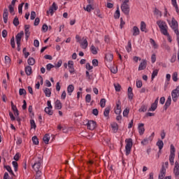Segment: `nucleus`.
<instances>
[{
    "label": "nucleus",
    "instance_id": "1",
    "mask_svg": "<svg viewBox=\"0 0 179 179\" xmlns=\"http://www.w3.org/2000/svg\"><path fill=\"white\" fill-rule=\"evenodd\" d=\"M157 24L160 29V31L162 34H168L169 31L167 29H169V27L167 26L166 22L163 20H158L157 21Z\"/></svg>",
    "mask_w": 179,
    "mask_h": 179
},
{
    "label": "nucleus",
    "instance_id": "2",
    "mask_svg": "<svg viewBox=\"0 0 179 179\" xmlns=\"http://www.w3.org/2000/svg\"><path fill=\"white\" fill-rule=\"evenodd\" d=\"M126 146H125V152L126 156H128L129 153H131V149H132V145H134L132 142V138H127L125 140Z\"/></svg>",
    "mask_w": 179,
    "mask_h": 179
},
{
    "label": "nucleus",
    "instance_id": "3",
    "mask_svg": "<svg viewBox=\"0 0 179 179\" xmlns=\"http://www.w3.org/2000/svg\"><path fill=\"white\" fill-rule=\"evenodd\" d=\"M176 157V148L173 144L171 145V151H170V155H169V162L173 166L174 164V159Z\"/></svg>",
    "mask_w": 179,
    "mask_h": 179
},
{
    "label": "nucleus",
    "instance_id": "4",
    "mask_svg": "<svg viewBox=\"0 0 179 179\" xmlns=\"http://www.w3.org/2000/svg\"><path fill=\"white\" fill-rule=\"evenodd\" d=\"M178 96H179V85L173 90H172L171 92V96L172 100L176 103L177 100H178Z\"/></svg>",
    "mask_w": 179,
    "mask_h": 179
},
{
    "label": "nucleus",
    "instance_id": "5",
    "mask_svg": "<svg viewBox=\"0 0 179 179\" xmlns=\"http://www.w3.org/2000/svg\"><path fill=\"white\" fill-rule=\"evenodd\" d=\"M87 127L88 129L90 131H93L96 129V127H97V123L94 120H89L87 123Z\"/></svg>",
    "mask_w": 179,
    "mask_h": 179
},
{
    "label": "nucleus",
    "instance_id": "6",
    "mask_svg": "<svg viewBox=\"0 0 179 179\" xmlns=\"http://www.w3.org/2000/svg\"><path fill=\"white\" fill-rule=\"evenodd\" d=\"M58 10V6H57V3H55V2H54L52 3V5L49 8V10L47 11V15H51V16H52V15H54V10Z\"/></svg>",
    "mask_w": 179,
    "mask_h": 179
},
{
    "label": "nucleus",
    "instance_id": "7",
    "mask_svg": "<svg viewBox=\"0 0 179 179\" xmlns=\"http://www.w3.org/2000/svg\"><path fill=\"white\" fill-rule=\"evenodd\" d=\"M173 174L176 179H179V164L178 162H175V166L173 168Z\"/></svg>",
    "mask_w": 179,
    "mask_h": 179
},
{
    "label": "nucleus",
    "instance_id": "8",
    "mask_svg": "<svg viewBox=\"0 0 179 179\" xmlns=\"http://www.w3.org/2000/svg\"><path fill=\"white\" fill-rule=\"evenodd\" d=\"M121 10L122 12H123V13H124V15H129V4H125V3H122L121 6Z\"/></svg>",
    "mask_w": 179,
    "mask_h": 179
},
{
    "label": "nucleus",
    "instance_id": "9",
    "mask_svg": "<svg viewBox=\"0 0 179 179\" xmlns=\"http://www.w3.org/2000/svg\"><path fill=\"white\" fill-rule=\"evenodd\" d=\"M40 167H41V159L38 158V160L32 165V168L34 171H38V170H40Z\"/></svg>",
    "mask_w": 179,
    "mask_h": 179
},
{
    "label": "nucleus",
    "instance_id": "10",
    "mask_svg": "<svg viewBox=\"0 0 179 179\" xmlns=\"http://www.w3.org/2000/svg\"><path fill=\"white\" fill-rule=\"evenodd\" d=\"M24 35V32L23 31H21L20 33H18L15 36V41L17 44L20 43V41H22V37H23Z\"/></svg>",
    "mask_w": 179,
    "mask_h": 179
},
{
    "label": "nucleus",
    "instance_id": "11",
    "mask_svg": "<svg viewBox=\"0 0 179 179\" xmlns=\"http://www.w3.org/2000/svg\"><path fill=\"white\" fill-rule=\"evenodd\" d=\"M115 114L120 115L121 114V101H117L116 103V109L115 110Z\"/></svg>",
    "mask_w": 179,
    "mask_h": 179
},
{
    "label": "nucleus",
    "instance_id": "12",
    "mask_svg": "<svg viewBox=\"0 0 179 179\" xmlns=\"http://www.w3.org/2000/svg\"><path fill=\"white\" fill-rule=\"evenodd\" d=\"M8 16H9V11L8 10V8L3 9V19L4 23H8Z\"/></svg>",
    "mask_w": 179,
    "mask_h": 179
},
{
    "label": "nucleus",
    "instance_id": "13",
    "mask_svg": "<svg viewBox=\"0 0 179 179\" xmlns=\"http://www.w3.org/2000/svg\"><path fill=\"white\" fill-rule=\"evenodd\" d=\"M166 177V168H164V165H162V169L160 171V173L159 175V179H164Z\"/></svg>",
    "mask_w": 179,
    "mask_h": 179
},
{
    "label": "nucleus",
    "instance_id": "14",
    "mask_svg": "<svg viewBox=\"0 0 179 179\" xmlns=\"http://www.w3.org/2000/svg\"><path fill=\"white\" fill-rule=\"evenodd\" d=\"M170 106H171V96H168V99L165 103V105L164 106V110H167V109L169 108V107H170Z\"/></svg>",
    "mask_w": 179,
    "mask_h": 179
},
{
    "label": "nucleus",
    "instance_id": "15",
    "mask_svg": "<svg viewBox=\"0 0 179 179\" xmlns=\"http://www.w3.org/2000/svg\"><path fill=\"white\" fill-rule=\"evenodd\" d=\"M145 127L143 123L138 124V129L140 135H143V134H145V127Z\"/></svg>",
    "mask_w": 179,
    "mask_h": 179
},
{
    "label": "nucleus",
    "instance_id": "16",
    "mask_svg": "<svg viewBox=\"0 0 179 179\" xmlns=\"http://www.w3.org/2000/svg\"><path fill=\"white\" fill-rule=\"evenodd\" d=\"M132 33H133V36L134 37H136V36H139V34H141V31L139 30V28H138V27L134 26L133 27Z\"/></svg>",
    "mask_w": 179,
    "mask_h": 179
},
{
    "label": "nucleus",
    "instance_id": "17",
    "mask_svg": "<svg viewBox=\"0 0 179 179\" xmlns=\"http://www.w3.org/2000/svg\"><path fill=\"white\" fill-rule=\"evenodd\" d=\"M68 66H69L70 73H73V72H75V69L73 68V62L69 61Z\"/></svg>",
    "mask_w": 179,
    "mask_h": 179
},
{
    "label": "nucleus",
    "instance_id": "18",
    "mask_svg": "<svg viewBox=\"0 0 179 179\" xmlns=\"http://www.w3.org/2000/svg\"><path fill=\"white\" fill-rule=\"evenodd\" d=\"M55 108L56 110H61L62 108V103H61V101L59 99H57L55 102Z\"/></svg>",
    "mask_w": 179,
    "mask_h": 179
},
{
    "label": "nucleus",
    "instance_id": "19",
    "mask_svg": "<svg viewBox=\"0 0 179 179\" xmlns=\"http://www.w3.org/2000/svg\"><path fill=\"white\" fill-rule=\"evenodd\" d=\"M146 60H143L138 66V71H143V69H146Z\"/></svg>",
    "mask_w": 179,
    "mask_h": 179
},
{
    "label": "nucleus",
    "instance_id": "20",
    "mask_svg": "<svg viewBox=\"0 0 179 179\" xmlns=\"http://www.w3.org/2000/svg\"><path fill=\"white\" fill-rule=\"evenodd\" d=\"M105 58L108 62H111L114 58V55L113 53H106Z\"/></svg>",
    "mask_w": 179,
    "mask_h": 179
},
{
    "label": "nucleus",
    "instance_id": "21",
    "mask_svg": "<svg viewBox=\"0 0 179 179\" xmlns=\"http://www.w3.org/2000/svg\"><path fill=\"white\" fill-rule=\"evenodd\" d=\"M33 71L31 69V66H27L25 67V73L27 75V76H30L32 73Z\"/></svg>",
    "mask_w": 179,
    "mask_h": 179
},
{
    "label": "nucleus",
    "instance_id": "22",
    "mask_svg": "<svg viewBox=\"0 0 179 179\" xmlns=\"http://www.w3.org/2000/svg\"><path fill=\"white\" fill-rule=\"evenodd\" d=\"M141 31H144L145 33H148V29H146V23L145 22L142 21L141 22V27H140Z\"/></svg>",
    "mask_w": 179,
    "mask_h": 179
},
{
    "label": "nucleus",
    "instance_id": "23",
    "mask_svg": "<svg viewBox=\"0 0 179 179\" xmlns=\"http://www.w3.org/2000/svg\"><path fill=\"white\" fill-rule=\"evenodd\" d=\"M110 110H111V108L110 106H108L105 108L104 112H103V115L104 117H109L110 115Z\"/></svg>",
    "mask_w": 179,
    "mask_h": 179
},
{
    "label": "nucleus",
    "instance_id": "24",
    "mask_svg": "<svg viewBox=\"0 0 179 179\" xmlns=\"http://www.w3.org/2000/svg\"><path fill=\"white\" fill-rule=\"evenodd\" d=\"M80 45H81V48H83V50H86L87 48V39H84L83 43H80Z\"/></svg>",
    "mask_w": 179,
    "mask_h": 179
},
{
    "label": "nucleus",
    "instance_id": "25",
    "mask_svg": "<svg viewBox=\"0 0 179 179\" xmlns=\"http://www.w3.org/2000/svg\"><path fill=\"white\" fill-rule=\"evenodd\" d=\"M75 90V87H73V85H69L67 87V92L69 94V96L72 95V92Z\"/></svg>",
    "mask_w": 179,
    "mask_h": 179
},
{
    "label": "nucleus",
    "instance_id": "26",
    "mask_svg": "<svg viewBox=\"0 0 179 179\" xmlns=\"http://www.w3.org/2000/svg\"><path fill=\"white\" fill-rule=\"evenodd\" d=\"M111 128L113 130L114 134H117L118 131V124L117 123L111 124Z\"/></svg>",
    "mask_w": 179,
    "mask_h": 179
},
{
    "label": "nucleus",
    "instance_id": "27",
    "mask_svg": "<svg viewBox=\"0 0 179 179\" xmlns=\"http://www.w3.org/2000/svg\"><path fill=\"white\" fill-rule=\"evenodd\" d=\"M43 141L45 145H48V143L50 142V134H45L43 138Z\"/></svg>",
    "mask_w": 179,
    "mask_h": 179
},
{
    "label": "nucleus",
    "instance_id": "28",
    "mask_svg": "<svg viewBox=\"0 0 179 179\" xmlns=\"http://www.w3.org/2000/svg\"><path fill=\"white\" fill-rule=\"evenodd\" d=\"M157 146H158L159 150H162V149H163V146H164V143H163V141L159 140L157 142Z\"/></svg>",
    "mask_w": 179,
    "mask_h": 179
},
{
    "label": "nucleus",
    "instance_id": "29",
    "mask_svg": "<svg viewBox=\"0 0 179 179\" xmlns=\"http://www.w3.org/2000/svg\"><path fill=\"white\" fill-rule=\"evenodd\" d=\"M99 48H96L94 45H92L90 50L94 55H96Z\"/></svg>",
    "mask_w": 179,
    "mask_h": 179
},
{
    "label": "nucleus",
    "instance_id": "30",
    "mask_svg": "<svg viewBox=\"0 0 179 179\" xmlns=\"http://www.w3.org/2000/svg\"><path fill=\"white\" fill-rule=\"evenodd\" d=\"M13 24L15 26V27H17L18 24H20V22H19V17L17 16H15L13 21Z\"/></svg>",
    "mask_w": 179,
    "mask_h": 179
},
{
    "label": "nucleus",
    "instance_id": "31",
    "mask_svg": "<svg viewBox=\"0 0 179 179\" xmlns=\"http://www.w3.org/2000/svg\"><path fill=\"white\" fill-rule=\"evenodd\" d=\"M27 62L29 65L33 66L34 64H36V59H34L33 57H29L27 60Z\"/></svg>",
    "mask_w": 179,
    "mask_h": 179
},
{
    "label": "nucleus",
    "instance_id": "32",
    "mask_svg": "<svg viewBox=\"0 0 179 179\" xmlns=\"http://www.w3.org/2000/svg\"><path fill=\"white\" fill-rule=\"evenodd\" d=\"M43 92L46 97H51V90L49 88H45Z\"/></svg>",
    "mask_w": 179,
    "mask_h": 179
},
{
    "label": "nucleus",
    "instance_id": "33",
    "mask_svg": "<svg viewBox=\"0 0 179 179\" xmlns=\"http://www.w3.org/2000/svg\"><path fill=\"white\" fill-rule=\"evenodd\" d=\"M9 12L11 15H15V6L10 4L8 6Z\"/></svg>",
    "mask_w": 179,
    "mask_h": 179
},
{
    "label": "nucleus",
    "instance_id": "34",
    "mask_svg": "<svg viewBox=\"0 0 179 179\" xmlns=\"http://www.w3.org/2000/svg\"><path fill=\"white\" fill-rule=\"evenodd\" d=\"M45 113H46V114H48V115H52V114H54V112L52 111V108H45Z\"/></svg>",
    "mask_w": 179,
    "mask_h": 179
},
{
    "label": "nucleus",
    "instance_id": "35",
    "mask_svg": "<svg viewBox=\"0 0 179 179\" xmlns=\"http://www.w3.org/2000/svg\"><path fill=\"white\" fill-rule=\"evenodd\" d=\"M126 48H127V52H131V51H132V44L131 43V41H128L127 47Z\"/></svg>",
    "mask_w": 179,
    "mask_h": 179
},
{
    "label": "nucleus",
    "instance_id": "36",
    "mask_svg": "<svg viewBox=\"0 0 179 179\" xmlns=\"http://www.w3.org/2000/svg\"><path fill=\"white\" fill-rule=\"evenodd\" d=\"M24 33H25V34L30 35V25H29V24L24 25Z\"/></svg>",
    "mask_w": 179,
    "mask_h": 179
},
{
    "label": "nucleus",
    "instance_id": "37",
    "mask_svg": "<svg viewBox=\"0 0 179 179\" xmlns=\"http://www.w3.org/2000/svg\"><path fill=\"white\" fill-rule=\"evenodd\" d=\"M172 79L173 82H177L178 80V73L174 72L172 75Z\"/></svg>",
    "mask_w": 179,
    "mask_h": 179
},
{
    "label": "nucleus",
    "instance_id": "38",
    "mask_svg": "<svg viewBox=\"0 0 179 179\" xmlns=\"http://www.w3.org/2000/svg\"><path fill=\"white\" fill-rule=\"evenodd\" d=\"M159 73V70L155 69L152 71V76H151V79L153 80L156 76H157V74Z\"/></svg>",
    "mask_w": 179,
    "mask_h": 179
},
{
    "label": "nucleus",
    "instance_id": "39",
    "mask_svg": "<svg viewBox=\"0 0 179 179\" xmlns=\"http://www.w3.org/2000/svg\"><path fill=\"white\" fill-rule=\"evenodd\" d=\"M120 8L117 7L115 14L114 17L115 19H120Z\"/></svg>",
    "mask_w": 179,
    "mask_h": 179
},
{
    "label": "nucleus",
    "instance_id": "40",
    "mask_svg": "<svg viewBox=\"0 0 179 179\" xmlns=\"http://www.w3.org/2000/svg\"><path fill=\"white\" fill-rule=\"evenodd\" d=\"M109 69L112 73H117V72H118V69H117V66H110Z\"/></svg>",
    "mask_w": 179,
    "mask_h": 179
},
{
    "label": "nucleus",
    "instance_id": "41",
    "mask_svg": "<svg viewBox=\"0 0 179 179\" xmlns=\"http://www.w3.org/2000/svg\"><path fill=\"white\" fill-rule=\"evenodd\" d=\"M27 92H26V90L23 89V88H20L19 90V94L20 96H26L27 94Z\"/></svg>",
    "mask_w": 179,
    "mask_h": 179
},
{
    "label": "nucleus",
    "instance_id": "42",
    "mask_svg": "<svg viewBox=\"0 0 179 179\" xmlns=\"http://www.w3.org/2000/svg\"><path fill=\"white\" fill-rule=\"evenodd\" d=\"M32 142H33L34 145H38V143H39L38 138H37L36 136H34L32 137Z\"/></svg>",
    "mask_w": 179,
    "mask_h": 179
},
{
    "label": "nucleus",
    "instance_id": "43",
    "mask_svg": "<svg viewBox=\"0 0 179 179\" xmlns=\"http://www.w3.org/2000/svg\"><path fill=\"white\" fill-rule=\"evenodd\" d=\"M23 5H24V3H21L18 6V13L22 14L23 13Z\"/></svg>",
    "mask_w": 179,
    "mask_h": 179
},
{
    "label": "nucleus",
    "instance_id": "44",
    "mask_svg": "<svg viewBox=\"0 0 179 179\" xmlns=\"http://www.w3.org/2000/svg\"><path fill=\"white\" fill-rule=\"evenodd\" d=\"M100 106L101 107V108H104L106 107V99H101Z\"/></svg>",
    "mask_w": 179,
    "mask_h": 179
},
{
    "label": "nucleus",
    "instance_id": "45",
    "mask_svg": "<svg viewBox=\"0 0 179 179\" xmlns=\"http://www.w3.org/2000/svg\"><path fill=\"white\" fill-rule=\"evenodd\" d=\"M148 110V106H142L141 108L138 110L140 113H145Z\"/></svg>",
    "mask_w": 179,
    "mask_h": 179
},
{
    "label": "nucleus",
    "instance_id": "46",
    "mask_svg": "<svg viewBox=\"0 0 179 179\" xmlns=\"http://www.w3.org/2000/svg\"><path fill=\"white\" fill-rule=\"evenodd\" d=\"M30 124H31V129H36V128H37V126L36 125V122H34V120H30Z\"/></svg>",
    "mask_w": 179,
    "mask_h": 179
},
{
    "label": "nucleus",
    "instance_id": "47",
    "mask_svg": "<svg viewBox=\"0 0 179 179\" xmlns=\"http://www.w3.org/2000/svg\"><path fill=\"white\" fill-rule=\"evenodd\" d=\"M156 108H157V105L152 103L151 107L148 109V111H155Z\"/></svg>",
    "mask_w": 179,
    "mask_h": 179
},
{
    "label": "nucleus",
    "instance_id": "48",
    "mask_svg": "<svg viewBox=\"0 0 179 179\" xmlns=\"http://www.w3.org/2000/svg\"><path fill=\"white\" fill-rule=\"evenodd\" d=\"M162 48H164V50H166V51H170V50H171L170 46L167 45V43H164L162 44Z\"/></svg>",
    "mask_w": 179,
    "mask_h": 179
},
{
    "label": "nucleus",
    "instance_id": "49",
    "mask_svg": "<svg viewBox=\"0 0 179 179\" xmlns=\"http://www.w3.org/2000/svg\"><path fill=\"white\" fill-rule=\"evenodd\" d=\"M149 141H150V138H144L142 141H141V145H148V143H149Z\"/></svg>",
    "mask_w": 179,
    "mask_h": 179
},
{
    "label": "nucleus",
    "instance_id": "50",
    "mask_svg": "<svg viewBox=\"0 0 179 179\" xmlns=\"http://www.w3.org/2000/svg\"><path fill=\"white\" fill-rule=\"evenodd\" d=\"M85 10H87V12H90L92 9L93 8V6H92V4H88L87 7H84Z\"/></svg>",
    "mask_w": 179,
    "mask_h": 179
},
{
    "label": "nucleus",
    "instance_id": "51",
    "mask_svg": "<svg viewBox=\"0 0 179 179\" xmlns=\"http://www.w3.org/2000/svg\"><path fill=\"white\" fill-rule=\"evenodd\" d=\"M27 51V49L26 48H23L22 52L25 57V58H27L29 57V55H30V52H26Z\"/></svg>",
    "mask_w": 179,
    "mask_h": 179
},
{
    "label": "nucleus",
    "instance_id": "52",
    "mask_svg": "<svg viewBox=\"0 0 179 179\" xmlns=\"http://www.w3.org/2000/svg\"><path fill=\"white\" fill-rule=\"evenodd\" d=\"M12 164L14 167L15 171H17V167H19V165L17 164V162L16 161H13Z\"/></svg>",
    "mask_w": 179,
    "mask_h": 179
},
{
    "label": "nucleus",
    "instance_id": "53",
    "mask_svg": "<svg viewBox=\"0 0 179 179\" xmlns=\"http://www.w3.org/2000/svg\"><path fill=\"white\" fill-rule=\"evenodd\" d=\"M114 87L116 92H121V85L119 83L114 84Z\"/></svg>",
    "mask_w": 179,
    "mask_h": 179
},
{
    "label": "nucleus",
    "instance_id": "54",
    "mask_svg": "<svg viewBox=\"0 0 179 179\" xmlns=\"http://www.w3.org/2000/svg\"><path fill=\"white\" fill-rule=\"evenodd\" d=\"M85 101L86 103H90L92 101V96L90 94H87L85 96Z\"/></svg>",
    "mask_w": 179,
    "mask_h": 179
},
{
    "label": "nucleus",
    "instance_id": "55",
    "mask_svg": "<svg viewBox=\"0 0 179 179\" xmlns=\"http://www.w3.org/2000/svg\"><path fill=\"white\" fill-rule=\"evenodd\" d=\"M52 68H55V66L52 65V64H48L46 65V69L48 71H51V69H52Z\"/></svg>",
    "mask_w": 179,
    "mask_h": 179
},
{
    "label": "nucleus",
    "instance_id": "56",
    "mask_svg": "<svg viewBox=\"0 0 179 179\" xmlns=\"http://www.w3.org/2000/svg\"><path fill=\"white\" fill-rule=\"evenodd\" d=\"M142 86H143L142 80H136V87H138V89H141V87H142Z\"/></svg>",
    "mask_w": 179,
    "mask_h": 179
},
{
    "label": "nucleus",
    "instance_id": "57",
    "mask_svg": "<svg viewBox=\"0 0 179 179\" xmlns=\"http://www.w3.org/2000/svg\"><path fill=\"white\" fill-rule=\"evenodd\" d=\"M155 15H157L158 16H160L162 17V11L159 10L157 8H155V11H154Z\"/></svg>",
    "mask_w": 179,
    "mask_h": 179
},
{
    "label": "nucleus",
    "instance_id": "58",
    "mask_svg": "<svg viewBox=\"0 0 179 179\" xmlns=\"http://www.w3.org/2000/svg\"><path fill=\"white\" fill-rule=\"evenodd\" d=\"M10 45L12 48H15V36H13L10 39Z\"/></svg>",
    "mask_w": 179,
    "mask_h": 179
},
{
    "label": "nucleus",
    "instance_id": "59",
    "mask_svg": "<svg viewBox=\"0 0 179 179\" xmlns=\"http://www.w3.org/2000/svg\"><path fill=\"white\" fill-rule=\"evenodd\" d=\"M128 114H129V109L128 108H127L123 111V117H128Z\"/></svg>",
    "mask_w": 179,
    "mask_h": 179
},
{
    "label": "nucleus",
    "instance_id": "60",
    "mask_svg": "<svg viewBox=\"0 0 179 179\" xmlns=\"http://www.w3.org/2000/svg\"><path fill=\"white\" fill-rule=\"evenodd\" d=\"M103 145H110V143H111V141L110 140V138H105L104 141H103Z\"/></svg>",
    "mask_w": 179,
    "mask_h": 179
},
{
    "label": "nucleus",
    "instance_id": "61",
    "mask_svg": "<svg viewBox=\"0 0 179 179\" xmlns=\"http://www.w3.org/2000/svg\"><path fill=\"white\" fill-rule=\"evenodd\" d=\"M92 65L94 66H99V60H97V59H94L92 60Z\"/></svg>",
    "mask_w": 179,
    "mask_h": 179
},
{
    "label": "nucleus",
    "instance_id": "62",
    "mask_svg": "<svg viewBox=\"0 0 179 179\" xmlns=\"http://www.w3.org/2000/svg\"><path fill=\"white\" fill-rule=\"evenodd\" d=\"M94 13L98 16V17H101V14H100V10L99 9H96L94 11Z\"/></svg>",
    "mask_w": 179,
    "mask_h": 179
},
{
    "label": "nucleus",
    "instance_id": "63",
    "mask_svg": "<svg viewBox=\"0 0 179 179\" xmlns=\"http://www.w3.org/2000/svg\"><path fill=\"white\" fill-rule=\"evenodd\" d=\"M128 96V99H129V100H132V99H134V92H128L127 94Z\"/></svg>",
    "mask_w": 179,
    "mask_h": 179
},
{
    "label": "nucleus",
    "instance_id": "64",
    "mask_svg": "<svg viewBox=\"0 0 179 179\" xmlns=\"http://www.w3.org/2000/svg\"><path fill=\"white\" fill-rule=\"evenodd\" d=\"M36 19V12H31V20H34Z\"/></svg>",
    "mask_w": 179,
    "mask_h": 179
}]
</instances>
